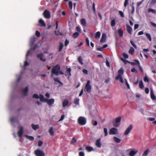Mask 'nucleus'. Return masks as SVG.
Listing matches in <instances>:
<instances>
[{
    "label": "nucleus",
    "mask_w": 156,
    "mask_h": 156,
    "mask_svg": "<svg viewBox=\"0 0 156 156\" xmlns=\"http://www.w3.org/2000/svg\"><path fill=\"white\" fill-rule=\"evenodd\" d=\"M43 144V142L39 140L38 142V145L39 146H41Z\"/></svg>",
    "instance_id": "59"
},
{
    "label": "nucleus",
    "mask_w": 156,
    "mask_h": 156,
    "mask_svg": "<svg viewBox=\"0 0 156 156\" xmlns=\"http://www.w3.org/2000/svg\"><path fill=\"white\" fill-rule=\"evenodd\" d=\"M137 152V151H135L134 150H132L130 152L129 155L130 156H134Z\"/></svg>",
    "instance_id": "22"
},
{
    "label": "nucleus",
    "mask_w": 156,
    "mask_h": 156,
    "mask_svg": "<svg viewBox=\"0 0 156 156\" xmlns=\"http://www.w3.org/2000/svg\"><path fill=\"white\" fill-rule=\"evenodd\" d=\"M106 34H102V37L100 40V42L101 43L103 42L106 40Z\"/></svg>",
    "instance_id": "14"
},
{
    "label": "nucleus",
    "mask_w": 156,
    "mask_h": 156,
    "mask_svg": "<svg viewBox=\"0 0 156 156\" xmlns=\"http://www.w3.org/2000/svg\"><path fill=\"white\" fill-rule=\"evenodd\" d=\"M151 98L153 100H156V97L154 94L153 91H151Z\"/></svg>",
    "instance_id": "26"
},
{
    "label": "nucleus",
    "mask_w": 156,
    "mask_h": 156,
    "mask_svg": "<svg viewBox=\"0 0 156 156\" xmlns=\"http://www.w3.org/2000/svg\"><path fill=\"white\" fill-rule=\"evenodd\" d=\"M139 86V87L141 89H143L144 87V85H143V82L141 80L140 81Z\"/></svg>",
    "instance_id": "32"
},
{
    "label": "nucleus",
    "mask_w": 156,
    "mask_h": 156,
    "mask_svg": "<svg viewBox=\"0 0 156 156\" xmlns=\"http://www.w3.org/2000/svg\"><path fill=\"white\" fill-rule=\"evenodd\" d=\"M63 44L62 42H60L58 51L59 52L61 51L63 47Z\"/></svg>",
    "instance_id": "20"
},
{
    "label": "nucleus",
    "mask_w": 156,
    "mask_h": 156,
    "mask_svg": "<svg viewBox=\"0 0 156 156\" xmlns=\"http://www.w3.org/2000/svg\"><path fill=\"white\" fill-rule=\"evenodd\" d=\"M128 1H129V0H125L124 3V6L125 7H126V6L127 5L128 3Z\"/></svg>",
    "instance_id": "52"
},
{
    "label": "nucleus",
    "mask_w": 156,
    "mask_h": 156,
    "mask_svg": "<svg viewBox=\"0 0 156 156\" xmlns=\"http://www.w3.org/2000/svg\"><path fill=\"white\" fill-rule=\"evenodd\" d=\"M35 154L36 156H45L44 152L39 149L35 151Z\"/></svg>",
    "instance_id": "6"
},
{
    "label": "nucleus",
    "mask_w": 156,
    "mask_h": 156,
    "mask_svg": "<svg viewBox=\"0 0 156 156\" xmlns=\"http://www.w3.org/2000/svg\"><path fill=\"white\" fill-rule=\"evenodd\" d=\"M79 99L78 98H76L74 101V103L76 105H78L79 104Z\"/></svg>",
    "instance_id": "41"
},
{
    "label": "nucleus",
    "mask_w": 156,
    "mask_h": 156,
    "mask_svg": "<svg viewBox=\"0 0 156 156\" xmlns=\"http://www.w3.org/2000/svg\"><path fill=\"white\" fill-rule=\"evenodd\" d=\"M44 17L46 19H49L51 17L50 12L47 10H45L43 13Z\"/></svg>",
    "instance_id": "8"
},
{
    "label": "nucleus",
    "mask_w": 156,
    "mask_h": 156,
    "mask_svg": "<svg viewBox=\"0 0 156 156\" xmlns=\"http://www.w3.org/2000/svg\"><path fill=\"white\" fill-rule=\"evenodd\" d=\"M135 61L137 62V64L139 65V67L140 69L142 72H143V69H142V68L140 66V63H139V61L137 60H136Z\"/></svg>",
    "instance_id": "40"
},
{
    "label": "nucleus",
    "mask_w": 156,
    "mask_h": 156,
    "mask_svg": "<svg viewBox=\"0 0 156 156\" xmlns=\"http://www.w3.org/2000/svg\"><path fill=\"white\" fill-rule=\"evenodd\" d=\"M101 139H98L97 140L96 142V146L99 148H100L101 147Z\"/></svg>",
    "instance_id": "13"
},
{
    "label": "nucleus",
    "mask_w": 156,
    "mask_h": 156,
    "mask_svg": "<svg viewBox=\"0 0 156 156\" xmlns=\"http://www.w3.org/2000/svg\"><path fill=\"white\" fill-rule=\"evenodd\" d=\"M114 140L116 142V143H119L121 141V140L117 137L115 136H114L113 137Z\"/></svg>",
    "instance_id": "19"
},
{
    "label": "nucleus",
    "mask_w": 156,
    "mask_h": 156,
    "mask_svg": "<svg viewBox=\"0 0 156 156\" xmlns=\"http://www.w3.org/2000/svg\"><path fill=\"white\" fill-rule=\"evenodd\" d=\"M40 100L41 101H43L44 99V98L43 96L42 95L40 94Z\"/></svg>",
    "instance_id": "50"
},
{
    "label": "nucleus",
    "mask_w": 156,
    "mask_h": 156,
    "mask_svg": "<svg viewBox=\"0 0 156 156\" xmlns=\"http://www.w3.org/2000/svg\"><path fill=\"white\" fill-rule=\"evenodd\" d=\"M124 70L122 68H121L118 71V75L115 77V80H119L122 83H123V80L122 77V76L123 74Z\"/></svg>",
    "instance_id": "2"
},
{
    "label": "nucleus",
    "mask_w": 156,
    "mask_h": 156,
    "mask_svg": "<svg viewBox=\"0 0 156 156\" xmlns=\"http://www.w3.org/2000/svg\"><path fill=\"white\" fill-rule=\"evenodd\" d=\"M133 126L132 124H130L129 127L126 129L124 132V134L125 135H127L129 133L130 131L132 129Z\"/></svg>",
    "instance_id": "9"
},
{
    "label": "nucleus",
    "mask_w": 156,
    "mask_h": 156,
    "mask_svg": "<svg viewBox=\"0 0 156 156\" xmlns=\"http://www.w3.org/2000/svg\"><path fill=\"white\" fill-rule=\"evenodd\" d=\"M146 36L147 37L148 39L150 41H151L152 40L151 38V37L150 35L148 34V33H146Z\"/></svg>",
    "instance_id": "39"
},
{
    "label": "nucleus",
    "mask_w": 156,
    "mask_h": 156,
    "mask_svg": "<svg viewBox=\"0 0 156 156\" xmlns=\"http://www.w3.org/2000/svg\"><path fill=\"white\" fill-rule=\"evenodd\" d=\"M100 36V33L99 32H97L95 34V37L96 38H99Z\"/></svg>",
    "instance_id": "37"
},
{
    "label": "nucleus",
    "mask_w": 156,
    "mask_h": 156,
    "mask_svg": "<svg viewBox=\"0 0 156 156\" xmlns=\"http://www.w3.org/2000/svg\"><path fill=\"white\" fill-rule=\"evenodd\" d=\"M69 6L71 9H72L73 8V4L72 1H70L69 2Z\"/></svg>",
    "instance_id": "36"
},
{
    "label": "nucleus",
    "mask_w": 156,
    "mask_h": 156,
    "mask_svg": "<svg viewBox=\"0 0 156 156\" xmlns=\"http://www.w3.org/2000/svg\"><path fill=\"white\" fill-rule=\"evenodd\" d=\"M118 32L120 37H122L123 36V32L122 30H118Z\"/></svg>",
    "instance_id": "31"
},
{
    "label": "nucleus",
    "mask_w": 156,
    "mask_h": 156,
    "mask_svg": "<svg viewBox=\"0 0 156 156\" xmlns=\"http://www.w3.org/2000/svg\"><path fill=\"white\" fill-rule=\"evenodd\" d=\"M35 40L36 38L35 37H32L30 39V42L32 44H33L35 42Z\"/></svg>",
    "instance_id": "38"
},
{
    "label": "nucleus",
    "mask_w": 156,
    "mask_h": 156,
    "mask_svg": "<svg viewBox=\"0 0 156 156\" xmlns=\"http://www.w3.org/2000/svg\"><path fill=\"white\" fill-rule=\"evenodd\" d=\"M31 126L32 128L34 130H36L39 128V126L38 125H35L33 124L31 125Z\"/></svg>",
    "instance_id": "21"
},
{
    "label": "nucleus",
    "mask_w": 156,
    "mask_h": 156,
    "mask_svg": "<svg viewBox=\"0 0 156 156\" xmlns=\"http://www.w3.org/2000/svg\"><path fill=\"white\" fill-rule=\"evenodd\" d=\"M54 101L55 100L54 99H49L48 101V104L49 105V106H51V105L54 103Z\"/></svg>",
    "instance_id": "17"
},
{
    "label": "nucleus",
    "mask_w": 156,
    "mask_h": 156,
    "mask_svg": "<svg viewBox=\"0 0 156 156\" xmlns=\"http://www.w3.org/2000/svg\"><path fill=\"white\" fill-rule=\"evenodd\" d=\"M59 78H54V80L55 81L59 83L62 84V83L59 80Z\"/></svg>",
    "instance_id": "34"
},
{
    "label": "nucleus",
    "mask_w": 156,
    "mask_h": 156,
    "mask_svg": "<svg viewBox=\"0 0 156 156\" xmlns=\"http://www.w3.org/2000/svg\"><path fill=\"white\" fill-rule=\"evenodd\" d=\"M80 23L83 26H85L86 24V22L85 19L84 18H82L80 20Z\"/></svg>",
    "instance_id": "16"
},
{
    "label": "nucleus",
    "mask_w": 156,
    "mask_h": 156,
    "mask_svg": "<svg viewBox=\"0 0 156 156\" xmlns=\"http://www.w3.org/2000/svg\"><path fill=\"white\" fill-rule=\"evenodd\" d=\"M85 149L88 152H90L93 150L92 147L89 146H87L85 147Z\"/></svg>",
    "instance_id": "23"
},
{
    "label": "nucleus",
    "mask_w": 156,
    "mask_h": 156,
    "mask_svg": "<svg viewBox=\"0 0 156 156\" xmlns=\"http://www.w3.org/2000/svg\"><path fill=\"white\" fill-rule=\"evenodd\" d=\"M78 122L80 125H84L86 124V119L83 117H80L78 119Z\"/></svg>",
    "instance_id": "5"
},
{
    "label": "nucleus",
    "mask_w": 156,
    "mask_h": 156,
    "mask_svg": "<svg viewBox=\"0 0 156 156\" xmlns=\"http://www.w3.org/2000/svg\"><path fill=\"white\" fill-rule=\"evenodd\" d=\"M123 55L124 58L125 59H126V58H128L129 57L128 55L127 54L125 53H124L123 54Z\"/></svg>",
    "instance_id": "48"
},
{
    "label": "nucleus",
    "mask_w": 156,
    "mask_h": 156,
    "mask_svg": "<svg viewBox=\"0 0 156 156\" xmlns=\"http://www.w3.org/2000/svg\"><path fill=\"white\" fill-rule=\"evenodd\" d=\"M134 51V49L132 47H130V49L129 51V53L132 55H133Z\"/></svg>",
    "instance_id": "27"
},
{
    "label": "nucleus",
    "mask_w": 156,
    "mask_h": 156,
    "mask_svg": "<svg viewBox=\"0 0 156 156\" xmlns=\"http://www.w3.org/2000/svg\"><path fill=\"white\" fill-rule=\"evenodd\" d=\"M25 136L31 141H33L34 140V138L32 136H29L27 135H25Z\"/></svg>",
    "instance_id": "28"
},
{
    "label": "nucleus",
    "mask_w": 156,
    "mask_h": 156,
    "mask_svg": "<svg viewBox=\"0 0 156 156\" xmlns=\"http://www.w3.org/2000/svg\"><path fill=\"white\" fill-rule=\"evenodd\" d=\"M125 81H126V84L127 87V88L128 89H129V88H130L129 85L128 84V83L127 82L126 79H125Z\"/></svg>",
    "instance_id": "56"
},
{
    "label": "nucleus",
    "mask_w": 156,
    "mask_h": 156,
    "mask_svg": "<svg viewBox=\"0 0 156 156\" xmlns=\"http://www.w3.org/2000/svg\"><path fill=\"white\" fill-rule=\"evenodd\" d=\"M83 72L85 74L87 75L88 74V71L85 69H83Z\"/></svg>",
    "instance_id": "58"
},
{
    "label": "nucleus",
    "mask_w": 156,
    "mask_h": 156,
    "mask_svg": "<svg viewBox=\"0 0 156 156\" xmlns=\"http://www.w3.org/2000/svg\"><path fill=\"white\" fill-rule=\"evenodd\" d=\"M76 142V138L73 137L72 138L71 140V144H75Z\"/></svg>",
    "instance_id": "35"
},
{
    "label": "nucleus",
    "mask_w": 156,
    "mask_h": 156,
    "mask_svg": "<svg viewBox=\"0 0 156 156\" xmlns=\"http://www.w3.org/2000/svg\"><path fill=\"white\" fill-rule=\"evenodd\" d=\"M33 97L34 98L37 99L39 98V97L38 95L37 94H34L33 96Z\"/></svg>",
    "instance_id": "49"
},
{
    "label": "nucleus",
    "mask_w": 156,
    "mask_h": 156,
    "mask_svg": "<svg viewBox=\"0 0 156 156\" xmlns=\"http://www.w3.org/2000/svg\"><path fill=\"white\" fill-rule=\"evenodd\" d=\"M29 65V63L27 61H25L24 63V66H27Z\"/></svg>",
    "instance_id": "63"
},
{
    "label": "nucleus",
    "mask_w": 156,
    "mask_h": 156,
    "mask_svg": "<svg viewBox=\"0 0 156 156\" xmlns=\"http://www.w3.org/2000/svg\"><path fill=\"white\" fill-rule=\"evenodd\" d=\"M15 120V118L13 117H11L10 118V121L11 122H13Z\"/></svg>",
    "instance_id": "64"
},
{
    "label": "nucleus",
    "mask_w": 156,
    "mask_h": 156,
    "mask_svg": "<svg viewBox=\"0 0 156 156\" xmlns=\"http://www.w3.org/2000/svg\"><path fill=\"white\" fill-rule=\"evenodd\" d=\"M119 13L120 16L121 17H124V14L121 11H119Z\"/></svg>",
    "instance_id": "62"
},
{
    "label": "nucleus",
    "mask_w": 156,
    "mask_h": 156,
    "mask_svg": "<svg viewBox=\"0 0 156 156\" xmlns=\"http://www.w3.org/2000/svg\"><path fill=\"white\" fill-rule=\"evenodd\" d=\"M121 119V118L120 116L116 118L115 121L113 122V125L116 127H118L120 125V122Z\"/></svg>",
    "instance_id": "3"
},
{
    "label": "nucleus",
    "mask_w": 156,
    "mask_h": 156,
    "mask_svg": "<svg viewBox=\"0 0 156 156\" xmlns=\"http://www.w3.org/2000/svg\"><path fill=\"white\" fill-rule=\"evenodd\" d=\"M131 71L133 73H136L137 72V70L133 68L131 69Z\"/></svg>",
    "instance_id": "54"
},
{
    "label": "nucleus",
    "mask_w": 156,
    "mask_h": 156,
    "mask_svg": "<svg viewBox=\"0 0 156 156\" xmlns=\"http://www.w3.org/2000/svg\"><path fill=\"white\" fill-rule=\"evenodd\" d=\"M59 30H56L55 31V34L57 35H63L62 33L59 31Z\"/></svg>",
    "instance_id": "29"
},
{
    "label": "nucleus",
    "mask_w": 156,
    "mask_h": 156,
    "mask_svg": "<svg viewBox=\"0 0 156 156\" xmlns=\"http://www.w3.org/2000/svg\"><path fill=\"white\" fill-rule=\"evenodd\" d=\"M28 90V88L27 87H26L23 91V95L24 96H27V93Z\"/></svg>",
    "instance_id": "18"
},
{
    "label": "nucleus",
    "mask_w": 156,
    "mask_h": 156,
    "mask_svg": "<svg viewBox=\"0 0 156 156\" xmlns=\"http://www.w3.org/2000/svg\"><path fill=\"white\" fill-rule=\"evenodd\" d=\"M77 59L78 62L80 63V64H81V65L83 64V63L82 62V59L81 56H79L78 57Z\"/></svg>",
    "instance_id": "30"
},
{
    "label": "nucleus",
    "mask_w": 156,
    "mask_h": 156,
    "mask_svg": "<svg viewBox=\"0 0 156 156\" xmlns=\"http://www.w3.org/2000/svg\"><path fill=\"white\" fill-rule=\"evenodd\" d=\"M148 11L149 12H152V13H156V11L155 10L152 9H148Z\"/></svg>",
    "instance_id": "42"
},
{
    "label": "nucleus",
    "mask_w": 156,
    "mask_h": 156,
    "mask_svg": "<svg viewBox=\"0 0 156 156\" xmlns=\"http://www.w3.org/2000/svg\"><path fill=\"white\" fill-rule=\"evenodd\" d=\"M69 103V101L67 99H65L62 102V106L65 107Z\"/></svg>",
    "instance_id": "15"
},
{
    "label": "nucleus",
    "mask_w": 156,
    "mask_h": 156,
    "mask_svg": "<svg viewBox=\"0 0 156 156\" xmlns=\"http://www.w3.org/2000/svg\"><path fill=\"white\" fill-rule=\"evenodd\" d=\"M145 91L147 94H148L149 92V89L147 87H146L145 89Z\"/></svg>",
    "instance_id": "55"
},
{
    "label": "nucleus",
    "mask_w": 156,
    "mask_h": 156,
    "mask_svg": "<svg viewBox=\"0 0 156 156\" xmlns=\"http://www.w3.org/2000/svg\"><path fill=\"white\" fill-rule=\"evenodd\" d=\"M49 132L51 136H53L54 135V132L53 128L52 127H51L49 129Z\"/></svg>",
    "instance_id": "24"
},
{
    "label": "nucleus",
    "mask_w": 156,
    "mask_h": 156,
    "mask_svg": "<svg viewBox=\"0 0 156 156\" xmlns=\"http://www.w3.org/2000/svg\"><path fill=\"white\" fill-rule=\"evenodd\" d=\"M118 133V129L115 127L111 128L109 132L110 134L115 135L117 134Z\"/></svg>",
    "instance_id": "7"
},
{
    "label": "nucleus",
    "mask_w": 156,
    "mask_h": 156,
    "mask_svg": "<svg viewBox=\"0 0 156 156\" xmlns=\"http://www.w3.org/2000/svg\"><path fill=\"white\" fill-rule=\"evenodd\" d=\"M90 81L88 80L85 87L84 91H86L87 93H90L91 91V87L90 85Z\"/></svg>",
    "instance_id": "4"
},
{
    "label": "nucleus",
    "mask_w": 156,
    "mask_h": 156,
    "mask_svg": "<svg viewBox=\"0 0 156 156\" xmlns=\"http://www.w3.org/2000/svg\"><path fill=\"white\" fill-rule=\"evenodd\" d=\"M115 20H113L111 21V25L112 27H114L115 26Z\"/></svg>",
    "instance_id": "44"
},
{
    "label": "nucleus",
    "mask_w": 156,
    "mask_h": 156,
    "mask_svg": "<svg viewBox=\"0 0 156 156\" xmlns=\"http://www.w3.org/2000/svg\"><path fill=\"white\" fill-rule=\"evenodd\" d=\"M149 149H147L143 153V155L144 156H147L149 152Z\"/></svg>",
    "instance_id": "33"
},
{
    "label": "nucleus",
    "mask_w": 156,
    "mask_h": 156,
    "mask_svg": "<svg viewBox=\"0 0 156 156\" xmlns=\"http://www.w3.org/2000/svg\"><path fill=\"white\" fill-rule=\"evenodd\" d=\"M39 26L41 27H45L46 26V24L44 21L42 19H40L39 21Z\"/></svg>",
    "instance_id": "12"
},
{
    "label": "nucleus",
    "mask_w": 156,
    "mask_h": 156,
    "mask_svg": "<svg viewBox=\"0 0 156 156\" xmlns=\"http://www.w3.org/2000/svg\"><path fill=\"white\" fill-rule=\"evenodd\" d=\"M69 43V41L68 40L66 39L65 42V46H67L68 44Z\"/></svg>",
    "instance_id": "51"
},
{
    "label": "nucleus",
    "mask_w": 156,
    "mask_h": 156,
    "mask_svg": "<svg viewBox=\"0 0 156 156\" xmlns=\"http://www.w3.org/2000/svg\"><path fill=\"white\" fill-rule=\"evenodd\" d=\"M79 33L78 32H76L73 34L72 35V37L74 38H76L79 36Z\"/></svg>",
    "instance_id": "25"
},
{
    "label": "nucleus",
    "mask_w": 156,
    "mask_h": 156,
    "mask_svg": "<svg viewBox=\"0 0 156 156\" xmlns=\"http://www.w3.org/2000/svg\"><path fill=\"white\" fill-rule=\"evenodd\" d=\"M23 133V127L22 126H20V130L18 131V136L20 138L22 137Z\"/></svg>",
    "instance_id": "10"
},
{
    "label": "nucleus",
    "mask_w": 156,
    "mask_h": 156,
    "mask_svg": "<svg viewBox=\"0 0 156 156\" xmlns=\"http://www.w3.org/2000/svg\"><path fill=\"white\" fill-rule=\"evenodd\" d=\"M79 156H84V154L83 152L81 151L79 153Z\"/></svg>",
    "instance_id": "57"
},
{
    "label": "nucleus",
    "mask_w": 156,
    "mask_h": 156,
    "mask_svg": "<svg viewBox=\"0 0 156 156\" xmlns=\"http://www.w3.org/2000/svg\"><path fill=\"white\" fill-rule=\"evenodd\" d=\"M86 41L88 47H89L90 46L89 41V39L88 37H87L86 38Z\"/></svg>",
    "instance_id": "46"
},
{
    "label": "nucleus",
    "mask_w": 156,
    "mask_h": 156,
    "mask_svg": "<svg viewBox=\"0 0 156 156\" xmlns=\"http://www.w3.org/2000/svg\"><path fill=\"white\" fill-rule=\"evenodd\" d=\"M44 57L43 54L42 53H40L37 55V57L38 58H39L40 60L44 62H45L46 59L45 58H43Z\"/></svg>",
    "instance_id": "11"
},
{
    "label": "nucleus",
    "mask_w": 156,
    "mask_h": 156,
    "mask_svg": "<svg viewBox=\"0 0 156 156\" xmlns=\"http://www.w3.org/2000/svg\"><path fill=\"white\" fill-rule=\"evenodd\" d=\"M93 9L94 13H95V5L94 3V2L93 4Z\"/></svg>",
    "instance_id": "60"
},
{
    "label": "nucleus",
    "mask_w": 156,
    "mask_h": 156,
    "mask_svg": "<svg viewBox=\"0 0 156 156\" xmlns=\"http://www.w3.org/2000/svg\"><path fill=\"white\" fill-rule=\"evenodd\" d=\"M106 64L107 66H108V67H110L109 63L107 59H106Z\"/></svg>",
    "instance_id": "61"
},
{
    "label": "nucleus",
    "mask_w": 156,
    "mask_h": 156,
    "mask_svg": "<svg viewBox=\"0 0 156 156\" xmlns=\"http://www.w3.org/2000/svg\"><path fill=\"white\" fill-rule=\"evenodd\" d=\"M36 35L37 37H40V32L38 31L37 30L36 32Z\"/></svg>",
    "instance_id": "53"
},
{
    "label": "nucleus",
    "mask_w": 156,
    "mask_h": 156,
    "mask_svg": "<svg viewBox=\"0 0 156 156\" xmlns=\"http://www.w3.org/2000/svg\"><path fill=\"white\" fill-rule=\"evenodd\" d=\"M104 131L105 133V136H106L108 135V131L107 129L106 128H104Z\"/></svg>",
    "instance_id": "45"
},
{
    "label": "nucleus",
    "mask_w": 156,
    "mask_h": 156,
    "mask_svg": "<svg viewBox=\"0 0 156 156\" xmlns=\"http://www.w3.org/2000/svg\"><path fill=\"white\" fill-rule=\"evenodd\" d=\"M60 66L58 65H56L53 67L52 69L51 76H53V74H55L56 76L59 75V71L60 70Z\"/></svg>",
    "instance_id": "1"
},
{
    "label": "nucleus",
    "mask_w": 156,
    "mask_h": 156,
    "mask_svg": "<svg viewBox=\"0 0 156 156\" xmlns=\"http://www.w3.org/2000/svg\"><path fill=\"white\" fill-rule=\"evenodd\" d=\"M144 82H149V80L147 76H145L144 79Z\"/></svg>",
    "instance_id": "47"
},
{
    "label": "nucleus",
    "mask_w": 156,
    "mask_h": 156,
    "mask_svg": "<svg viewBox=\"0 0 156 156\" xmlns=\"http://www.w3.org/2000/svg\"><path fill=\"white\" fill-rule=\"evenodd\" d=\"M130 43L135 48H137V47L136 45L134 43V42L132 40H130Z\"/></svg>",
    "instance_id": "43"
}]
</instances>
